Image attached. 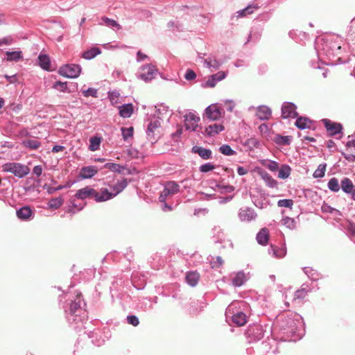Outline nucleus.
Masks as SVG:
<instances>
[{
    "label": "nucleus",
    "instance_id": "f8f14e48",
    "mask_svg": "<svg viewBox=\"0 0 355 355\" xmlns=\"http://www.w3.org/2000/svg\"><path fill=\"white\" fill-rule=\"evenodd\" d=\"M128 185V182L126 179H122L120 181H118L114 185H113L111 189L112 191H108V193L111 195V197L108 198L109 200L112 199L119 193H121Z\"/></svg>",
    "mask_w": 355,
    "mask_h": 355
},
{
    "label": "nucleus",
    "instance_id": "13d9d810",
    "mask_svg": "<svg viewBox=\"0 0 355 355\" xmlns=\"http://www.w3.org/2000/svg\"><path fill=\"white\" fill-rule=\"evenodd\" d=\"M224 103L226 105L227 110L229 112H232L235 107V103L231 100H226L224 101Z\"/></svg>",
    "mask_w": 355,
    "mask_h": 355
},
{
    "label": "nucleus",
    "instance_id": "de8ad7c7",
    "mask_svg": "<svg viewBox=\"0 0 355 355\" xmlns=\"http://www.w3.org/2000/svg\"><path fill=\"white\" fill-rule=\"evenodd\" d=\"M293 205V201L291 199H283L279 200L277 202V205L280 207H288L291 208Z\"/></svg>",
    "mask_w": 355,
    "mask_h": 355
},
{
    "label": "nucleus",
    "instance_id": "c9c22d12",
    "mask_svg": "<svg viewBox=\"0 0 355 355\" xmlns=\"http://www.w3.org/2000/svg\"><path fill=\"white\" fill-rule=\"evenodd\" d=\"M22 144L24 145V146L28 148L31 150H36L39 148L41 146V143L36 139L24 140Z\"/></svg>",
    "mask_w": 355,
    "mask_h": 355
},
{
    "label": "nucleus",
    "instance_id": "338daca9",
    "mask_svg": "<svg viewBox=\"0 0 355 355\" xmlns=\"http://www.w3.org/2000/svg\"><path fill=\"white\" fill-rule=\"evenodd\" d=\"M44 188H45V189H46L47 192H48L49 194H53V193H54L55 192H56V189H55V187H49V186H47V185H44Z\"/></svg>",
    "mask_w": 355,
    "mask_h": 355
},
{
    "label": "nucleus",
    "instance_id": "ddd939ff",
    "mask_svg": "<svg viewBox=\"0 0 355 355\" xmlns=\"http://www.w3.org/2000/svg\"><path fill=\"white\" fill-rule=\"evenodd\" d=\"M98 172L96 166H89L83 167L80 172L79 176L82 179H88L94 176Z\"/></svg>",
    "mask_w": 355,
    "mask_h": 355
},
{
    "label": "nucleus",
    "instance_id": "dca6fc26",
    "mask_svg": "<svg viewBox=\"0 0 355 355\" xmlns=\"http://www.w3.org/2000/svg\"><path fill=\"white\" fill-rule=\"evenodd\" d=\"M192 153L198 154L201 158L208 159L211 158L212 152L209 149L195 146L192 148Z\"/></svg>",
    "mask_w": 355,
    "mask_h": 355
},
{
    "label": "nucleus",
    "instance_id": "1a4fd4ad",
    "mask_svg": "<svg viewBox=\"0 0 355 355\" xmlns=\"http://www.w3.org/2000/svg\"><path fill=\"white\" fill-rule=\"evenodd\" d=\"M238 216L242 221H252L256 220L257 214L253 208L243 207L239 210Z\"/></svg>",
    "mask_w": 355,
    "mask_h": 355
},
{
    "label": "nucleus",
    "instance_id": "4be33fe9",
    "mask_svg": "<svg viewBox=\"0 0 355 355\" xmlns=\"http://www.w3.org/2000/svg\"><path fill=\"white\" fill-rule=\"evenodd\" d=\"M101 53V50L98 47H92L89 50L85 51L82 53V57L85 60H92Z\"/></svg>",
    "mask_w": 355,
    "mask_h": 355
},
{
    "label": "nucleus",
    "instance_id": "7ed1b4c3",
    "mask_svg": "<svg viewBox=\"0 0 355 355\" xmlns=\"http://www.w3.org/2000/svg\"><path fill=\"white\" fill-rule=\"evenodd\" d=\"M58 73L68 78H76L80 74L81 67L79 64H67L60 67Z\"/></svg>",
    "mask_w": 355,
    "mask_h": 355
},
{
    "label": "nucleus",
    "instance_id": "6e6d98bb",
    "mask_svg": "<svg viewBox=\"0 0 355 355\" xmlns=\"http://www.w3.org/2000/svg\"><path fill=\"white\" fill-rule=\"evenodd\" d=\"M184 78L187 80H192L196 78V74L193 70L187 69L184 75Z\"/></svg>",
    "mask_w": 355,
    "mask_h": 355
},
{
    "label": "nucleus",
    "instance_id": "a18cd8bd",
    "mask_svg": "<svg viewBox=\"0 0 355 355\" xmlns=\"http://www.w3.org/2000/svg\"><path fill=\"white\" fill-rule=\"evenodd\" d=\"M133 132L134 129L132 127L121 128L122 136L125 141H127L129 138L132 137Z\"/></svg>",
    "mask_w": 355,
    "mask_h": 355
},
{
    "label": "nucleus",
    "instance_id": "09e8293b",
    "mask_svg": "<svg viewBox=\"0 0 355 355\" xmlns=\"http://www.w3.org/2000/svg\"><path fill=\"white\" fill-rule=\"evenodd\" d=\"M216 187L220 190L221 193H231L234 191V187L232 185H223V184H217Z\"/></svg>",
    "mask_w": 355,
    "mask_h": 355
},
{
    "label": "nucleus",
    "instance_id": "bf43d9fd",
    "mask_svg": "<svg viewBox=\"0 0 355 355\" xmlns=\"http://www.w3.org/2000/svg\"><path fill=\"white\" fill-rule=\"evenodd\" d=\"M216 81L211 76H210L208 80L206 81L205 85L209 87H214L216 85Z\"/></svg>",
    "mask_w": 355,
    "mask_h": 355
},
{
    "label": "nucleus",
    "instance_id": "412c9836",
    "mask_svg": "<svg viewBox=\"0 0 355 355\" xmlns=\"http://www.w3.org/2000/svg\"><path fill=\"white\" fill-rule=\"evenodd\" d=\"M223 130H224L223 125H222L220 124L214 123V124L210 125L207 128H206L205 132L208 136L211 137V136H214V135L218 134L219 132H222Z\"/></svg>",
    "mask_w": 355,
    "mask_h": 355
},
{
    "label": "nucleus",
    "instance_id": "a211bd4d",
    "mask_svg": "<svg viewBox=\"0 0 355 355\" xmlns=\"http://www.w3.org/2000/svg\"><path fill=\"white\" fill-rule=\"evenodd\" d=\"M33 211L29 207L25 206L17 211V216L21 220H30Z\"/></svg>",
    "mask_w": 355,
    "mask_h": 355
},
{
    "label": "nucleus",
    "instance_id": "79ce46f5",
    "mask_svg": "<svg viewBox=\"0 0 355 355\" xmlns=\"http://www.w3.org/2000/svg\"><path fill=\"white\" fill-rule=\"evenodd\" d=\"M245 281V275L244 272H239L233 279V284L234 286H241L244 282Z\"/></svg>",
    "mask_w": 355,
    "mask_h": 355
},
{
    "label": "nucleus",
    "instance_id": "473e14b6",
    "mask_svg": "<svg viewBox=\"0 0 355 355\" xmlns=\"http://www.w3.org/2000/svg\"><path fill=\"white\" fill-rule=\"evenodd\" d=\"M327 187L330 191L337 193L340 189V183L336 178H332L329 180Z\"/></svg>",
    "mask_w": 355,
    "mask_h": 355
},
{
    "label": "nucleus",
    "instance_id": "20e7f679",
    "mask_svg": "<svg viewBox=\"0 0 355 355\" xmlns=\"http://www.w3.org/2000/svg\"><path fill=\"white\" fill-rule=\"evenodd\" d=\"M161 121L159 119H153L150 120L147 125L146 135L148 139L153 142L160 135Z\"/></svg>",
    "mask_w": 355,
    "mask_h": 355
},
{
    "label": "nucleus",
    "instance_id": "f704fd0d",
    "mask_svg": "<svg viewBox=\"0 0 355 355\" xmlns=\"http://www.w3.org/2000/svg\"><path fill=\"white\" fill-rule=\"evenodd\" d=\"M203 62L205 67L213 69H218L221 64L218 60L212 58L205 59Z\"/></svg>",
    "mask_w": 355,
    "mask_h": 355
},
{
    "label": "nucleus",
    "instance_id": "864d4df0",
    "mask_svg": "<svg viewBox=\"0 0 355 355\" xmlns=\"http://www.w3.org/2000/svg\"><path fill=\"white\" fill-rule=\"evenodd\" d=\"M128 322L130 324L133 325L134 327H137L139 324V319L135 315H128L127 317Z\"/></svg>",
    "mask_w": 355,
    "mask_h": 355
},
{
    "label": "nucleus",
    "instance_id": "4468645a",
    "mask_svg": "<svg viewBox=\"0 0 355 355\" xmlns=\"http://www.w3.org/2000/svg\"><path fill=\"white\" fill-rule=\"evenodd\" d=\"M259 174L268 187L276 188L277 187V185H278L277 181L276 180H275L266 171H261L259 172Z\"/></svg>",
    "mask_w": 355,
    "mask_h": 355
},
{
    "label": "nucleus",
    "instance_id": "a19ab883",
    "mask_svg": "<svg viewBox=\"0 0 355 355\" xmlns=\"http://www.w3.org/2000/svg\"><path fill=\"white\" fill-rule=\"evenodd\" d=\"M219 151L224 155L231 156L236 154V152L232 149L227 144H223L219 148Z\"/></svg>",
    "mask_w": 355,
    "mask_h": 355
},
{
    "label": "nucleus",
    "instance_id": "ea45409f",
    "mask_svg": "<svg viewBox=\"0 0 355 355\" xmlns=\"http://www.w3.org/2000/svg\"><path fill=\"white\" fill-rule=\"evenodd\" d=\"M326 164H320L318 168L314 171L313 176L315 178H321L324 176L325 171H326Z\"/></svg>",
    "mask_w": 355,
    "mask_h": 355
},
{
    "label": "nucleus",
    "instance_id": "4c0bfd02",
    "mask_svg": "<svg viewBox=\"0 0 355 355\" xmlns=\"http://www.w3.org/2000/svg\"><path fill=\"white\" fill-rule=\"evenodd\" d=\"M101 141V138L98 137H91L89 139V150L92 151L97 150L100 147Z\"/></svg>",
    "mask_w": 355,
    "mask_h": 355
},
{
    "label": "nucleus",
    "instance_id": "2f4dec72",
    "mask_svg": "<svg viewBox=\"0 0 355 355\" xmlns=\"http://www.w3.org/2000/svg\"><path fill=\"white\" fill-rule=\"evenodd\" d=\"M200 275L198 272H190L186 276L187 282L191 286H195L199 280Z\"/></svg>",
    "mask_w": 355,
    "mask_h": 355
},
{
    "label": "nucleus",
    "instance_id": "c756f323",
    "mask_svg": "<svg viewBox=\"0 0 355 355\" xmlns=\"http://www.w3.org/2000/svg\"><path fill=\"white\" fill-rule=\"evenodd\" d=\"M6 60L9 62H18L23 58L22 52L21 51H6Z\"/></svg>",
    "mask_w": 355,
    "mask_h": 355
},
{
    "label": "nucleus",
    "instance_id": "680f3d73",
    "mask_svg": "<svg viewBox=\"0 0 355 355\" xmlns=\"http://www.w3.org/2000/svg\"><path fill=\"white\" fill-rule=\"evenodd\" d=\"M12 42V39L11 37H4L0 40V46L3 44H10Z\"/></svg>",
    "mask_w": 355,
    "mask_h": 355
},
{
    "label": "nucleus",
    "instance_id": "b1692460",
    "mask_svg": "<svg viewBox=\"0 0 355 355\" xmlns=\"http://www.w3.org/2000/svg\"><path fill=\"white\" fill-rule=\"evenodd\" d=\"M269 238V232L266 228H262L257 235V240L261 245H266Z\"/></svg>",
    "mask_w": 355,
    "mask_h": 355
},
{
    "label": "nucleus",
    "instance_id": "774afa93",
    "mask_svg": "<svg viewBox=\"0 0 355 355\" xmlns=\"http://www.w3.org/2000/svg\"><path fill=\"white\" fill-rule=\"evenodd\" d=\"M322 209L325 211H329L331 213H333L334 211L335 212H338V210L334 209V208H331L329 206H323L322 207Z\"/></svg>",
    "mask_w": 355,
    "mask_h": 355
},
{
    "label": "nucleus",
    "instance_id": "0e129e2a",
    "mask_svg": "<svg viewBox=\"0 0 355 355\" xmlns=\"http://www.w3.org/2000/svg\"><path fill=\"white\" fill-rule=\"evenodd\" d=\"M237 173L239 175H244L248 173V170L243 166H239L237 168Z\"/></svg>",
    "mask_w": 355,
    "mask_h": 355
},
{
    "label": "nucleus",
    "instance_id": "7c9ffc66",
    "mask_svg": "<svg viewBox=\"0 0 355 355\" xmlns=\"http://www.w3.org/2000/svg\"><path fill=\"white\" fill-rule=\"evenodd\" d=\"M278 170V178L283 180L287 179L291 173V168L288 164H282Z\"/></svg>",
    "mask_w": 355,
    "mask_h": 355
},
{
    "label": "nucleus",
    "instance_id": "69168bd1",
    "mask_svg": "<svg viewBox=\"0 0 355 355\" xmlns=\"http://www.w3.org/2000/svg\"><path fill=\"white\" fill-rule=\"evenodd\" d=\"M64 149V147L63 146H60V145H55L52 148V152L55 153H58L60 151H62Z\"/></svg>",
    "mask_w": 355,
    "mask_h": 355
},
{
    "label": "nucleus",
    "instance_id": "9b49d317",
    "mask_svg": "<svg viewBox=\"0 0 355 355\" xmlns=\"http://www.w3.org/2000/svg\"><path fill=\"white\" fill-rule=\"evenodd\" d=\"M322 121L327 132L331 135H335L342 130V126L340 123L331 122L329 119H323Z\"/></svg>",
    "mask_w": 355,
    "mask_h": 355
},
{
    "label": "nucleus",
    "instance_id": "5701e85b",
    "mask_svg": "<svg viewBox=\"0 0 355 355\" xmlns=\"http://www.w3.org/2000/svg\"><path fill=\"white\" fill-rule=\"evenodd\" d=\"M102 22L101 24H105L107 27L112 28L114 31L120 30L121 28V26L115 20L112 19H110L107 17H103L101 18Z\"/></svg>",
    "mask_w": 355,
    "mask_h": 355
},
{
    "label": "nucleus",
    "instance_id": "4d7b16f0",
    "mask_svg": "<svg viewBox=\"0 0 355 355\" xmlns=\"http://www.w3.org/2000/svg\"><path fill=\"white\" fill-rule=\"evenodd\" d=\"M80 308V301L79 302H73L70 304V313L72 314L76 313L77 310Z\"/></svg>",
    "mask_w": 355,
    "mask_h": 355
},
{
    "label": "nucleus",
    "instance_id": "37998d69",
    "mask_svg": "<svg viewBox=\"0 0 355 355\" xmlns=\"http://www.w3.org/2000/svg\"><path fill=\"white\" fill-rule=\"evenodd\" d=\"M275 141L279 145H288L291 143V137L288 136L277 135Z\"/></svg>",
    "mask_w": 355,
    "mask_h": 355
},
{
    "label": "nucleus",
    "instance_id": "3c124183",
    "mask_svg": "<svg viewBox=\"0 0 355 355\" xmlns=\"http://www.w3.org/2000/svg\"><path fill=\"white\" fill-rule=\"evenodd\" d=\"M215 166L211 163H206L200 166V171L202 173H207L214 170Z\"/></svg>",
    "mask_w": 355,
    "mask_h": 355
},
{
    "label": "nucleus",
    "instance_id": "603ef678",
    "mask_svg": "<svg viewBox=\"0 0 355 355\" xmlns=\"http://www.w3.org/2000/svg\"><path fill=\"white\" fill-rule=\"evenodd\" d=\"M53 87L61 92H65L67 89V85L66 83L57 81L54 83Z\"/></svg>",
    "mask_w": 355,
    "mask_h": 355
},
{
    "label": "nucleus",
    "instance_id": "393cba45",
    "mask_svg": "<svg viewBox=\"0 0 355 355\" xmlns=\"http://www.w3.org/2000/svg\"><path fill=\"white\" fill-rule=\"evenodd\" d=\"M258 8L257 6L254 5H249L244 9L240 10L236 12V17L237 18L244 17L248 15H250L254 12L255 10Z\"/></svg>",
    "mask_w": 355,
    "mask_h": 355
},
{
    "label": "nucleus",
    "instance_id": "39448f33",
    "mask_svg": "<svg viewBox=\"0 0 355 355\" xmlns=\"http://www.w3.org/2000/svg\"><path fill=\"white\" fill-rule=\"evenodd\" d=\"M184 126L187 130L196 131L200 121V117L194 111H189L184 115Z\"/></svg>",
    "mask_w": 355,
    "mask_h": 355
},
{
    "label": "nucleus",
    "instance_id": "c03bdc74",
    "mask_svg": "<svg viewBox=\"0 0 355 355\" xmlns=\"http://www.w3.org/2000/svg\"><path fill=\"white\" fill-rule=\"evenodd\" d=\"M108 98L112 105H116L119 103L120 94L116 91L110 92Z\"/></svg>",
    "mask_w": 355,
    "mask_h": 355
},
{
    "label": "nucleus",
    "instance_id": "2eb2a0df",
    "mask_svg": "<svg viewBox=\"0 0 355 355\" xmlns=\"http://www.w3.org/2000/svg\"><path fill=\"white\" fill-rule=\"evenodd\" d=\"M340 189L347 194H351L354 192L355 187L352 181L348 178H344L340 181Z\"/></svg>",
    "mask_w": 355,
    "mask_h": 355
},
{
    "label": "nucleus",
    "instance_id": "58836bf2",
    "mask_svg": "<svg viewBox=\"0 0 355 355\" xmlns=\"http://www.w3.org/2000/svg\"><path fill=\"white\" fill-rule=\"evenodd\" d=\"M63 202L64 200L62 197L55 198L49 201L48 205L50 208L55 209L59 208L63 204Z\"/></svg>",
    "mask_w": 355,
    "mask_h": 355
},
{
    "label": "nucleus",
    "instance_id": "72a5a7b5",
    "mask_svg": "<svg viewBox=\"0 0 355 355\" xmlns=\"http://www.w3.org/2000/svg\"><path fill=\"white\" fill-rule=\"evenodd\" d=\"M309 292V290L305 287H303V288H301L297 290L294 293L293 300L295 301L297 300H304L308 295Z\"/></svg>",
    "mask_w": 355,
    "mask_h": 355
},
{
    "label": "nucleus",
    "instance_id": "f257e3e1",
    "mask_svg": "<svg viewBox=\"0 0 355 355\" xmlns=\"http://www.w3.org/2000/svg\"><path fill=\"white\" fill-rule=\"evenodd\" d=\"M110 197L107 189L101 188L97 191L89 186L78 189L74 195V198L77 200H83L89 198L94 199L96 202L107 201Z\"/></svg>",
    "mask_w": 355,
    "mask_h": 355
},
{
    "label": "nucleus",
    "instance_id": "f3484780",
    "mask_svg": "<svg viewBox=\"0 0 355 355\" xmlns=\"http://www.w3.org/2000/svg\"><path fill=\"white\" fill-rule=\"evenodd\" d=\"M74 197L69 201L66 211L68 213L74 214L78 211L82 210L85 206V202L76 203Z\"/></svg>",
    "mask_w": 355,
    "mask_h": 355
},
{
    "label": "nucleus",
    "instance_id": "6e6552de",
    "mask_svg": "<svg viewBox=\"0 0 355 355\" xmlns=\"http://www.w3.org/2000/svg\"><path fill=\"white\" fill-rule=\"evenodd\" d=\"M156 73L157 69L154 65H144L141 67V72L139 75V78L146 82H148L155 78Z\"/></svg>",
    "mask_w": 355,
    "mask_h": 355
},
{
    "label": "nucleus",
    "instance_id": "a878e982",
    "mask_svg": "<svg viewBox=\"0 0 355 355\" xmlns=\"http://www.w3.org/2000/svg\"><path fill=\"white\" fill-rule=\"evenodd\" d=\"M261 164L272 172H276L279 169V164L270 159H261L259 161Z\"/></svg>",
    "mask_w": 355,
    "mask_h": 355
},
{
    "label": "nucleus",
    "instance_id": "e2e57ef3",
    "mask_svg": "<svg viewBox=\"0 0 355 355\" xmlns=\"http://www.w3.org/2000/svg\"><path fill=\"white\" fill-rule=\"evenodd\" d=\"M147 58V55L141 53L140 51H139L137 53V60L138 62L143 61L144 59Z\"/></svg>",
    "mask_w": 355,
    "mask_h": 355
},
{
    "label": "nucleus",
    "instance_id": "0eeeda50",
    "mask_svg": "<svg viewBox=\"0 0 355 355\" xmlns=\"http://www.w3.org/2000/svg\"><path fill=\"white\" fill-rule=\"evenodd\" d=\"M225 114L223 109L218 103L211 104L205 109L206 116L211 121H216Z\"/></svg>",
    "mask_w": 355,
    "mask_h": 355
},
{
    "label": "nucleus",
    "instance_id": "49530a36",
    "mask_svg": "<svg viewBox=\"0 0 355 355\" xmlns=\"http://www.w3.org/2000/svg\"><path fill=\"white\" fill-rule=\"evenodd\" d=\"M82 94L85 97L92 96L94 98L97 97V89L90 87L87 89H82Z\"/></svg>",
    "mask_w": 355,
    "mask_h": 355
},
{
    "label": "nucleus",
    "instance_id": "423d86ee",
    "mask_svg": "<svg viewBox=\"0 0 355 355\" xmlns=\"http://www.w3.org/2000/svg\"><path fill=\"white\" fill-rule=\"evenodd\" d=\"M179 191L180 185L176 182H167L164 184V188L159 195V200L160 202H164L168 196L175 195L178 193Z\"/></svg>",
    "mask_w": 355,
    "mask_h": 355
},
{
    "label": "nucleus",
    "instance_id": "6ab92c4d",
    "mask_svg": "<svg viewBox=\"0 0 355 355\" xmlns=\"http://www.w3.org/2000/svg\"><path fill=\"white\" fill-rule=\"evenodd\" d=\"M119 114L121 117L129 118L133 113L132 104H125L119 107Z\"/></svg>",
    "mask_w": 355,
    "mask_h": 355
},
{
    "label": "nucleus",
    "instance_id": "9d476101",
    "mask_svg": "<svg viewBox=\"0 0 355 355\" xmlns=\"http://www.w3.org/2000/svg\"><path fill=\"white\" fill-rule=\"evenodd\" d=\"M282 116L283 118H295L297 116L296 106L291 103H285L282 107Z\"/></svg>",
    "mask_w": 355,
    "mask_h": 355
},
{
    "label": "nucleus",
    "instance_id": "bb28decb",
    "mask_svg": "<svg viewBox=\"0 0 355 355\" xmlns=\"http://www.w3.org/2000/svg\"><path fill=\"white\" fill-rule=\"evenodd\" d=\"M295 125L301 130L311 128V121L306 117H299L295 121Z\"/></svg>",
    "mask_w": 355,
    "mask_h": 355
},
{
    "label": "nucleus",
    "instance_id": "f03ea898",
    "mask_svg": "<svg viewBox=\"0 0 355 355\" xmlns=\"http://www.w3.org/2000/svg\"><path fill=\"white\" fill-rule=\"evenodd\" d=\"M2 168L3 171L10 172L19 178H24L30 172L27 166L16 162L6 163L2 166Z\"/></svg>",
    "mask_w": 355,
    "mask_h": 355
},
{
    "label": "nucleus",
    "instance_id": "c85d7f7f",
    "mask_svg": "<svg viewBox=\"0 0 355 355\" xmlns=\"http://www.w3.org/2000/svg\"><path fill=\"white\" fill-rule=\"evenodd\" d=\"M39 65L45 70H49L51 61L49 57L46 54H40L38 57Z\"/></svg>",
    "mask_w": 355,
    "mask_h": 355
},
{
    "label": "nucleus",
    "instance_id": "8fccbe9b",
    "mask_svg": "<svg viewBox=\"0 0 355 355\" xmlns=\"http://www.w3.org/2000/svg\"><path fill=\"white\" fill-rule=\"evenodd\" d=\"M126 153L131 159L139 158L140 155V153L134 148H128Z\"/></svg>",
    "mask_w": 355,
    "mask_h": 355
},
{
    "label": "nucleus",
    "instance_id": "5fc2aeb1",
    "mask_svg": "<svg viewBox=\"0 0 355 355\" xmlns=\"http://www.w3.org/2000/svg\"><path fill=\"white\" fill-rule=\"evenodd\" d=\"M226 76L227 74L224 71H219L215 74L211 75V76L216 81V83L223 80L226 77Z\"/></svg>",
    "mask_w": 355,
    "mask_h": 355
},
{
    "label": "nucleus",
    "instance_id": "e433bc0d",
    "mask_svg": "<svg viewBox=\"0 0 355 355\" xmlns=\"http://www.w3.org/2000/svg\"><path fill=\"white\" fill-rule=\"evenodd\" d=\"M104 167L105 168L110 170L111 171L117 172L119 173H121L125 169V167L123 166L112 162L106 163Z\"/></svg>",
    "mask_w": 355,
    "mask_h": 355
},
{
    "label": "nucleus",
    "instance_id": "cd10ccee",
    "mask_svg": "<svg viewBox=\"0 0 355 355\" xmlns=\"http://www.w3.org/2000/svg\"><path fill=\"white\" fill-rule=\"evenodd\" d=\"M232 322L239 327L243 326L247 322L246 315L243 312H239L232 316Z\"/></svg>",
    "mask_w": 355,
    "mask_h": 355
},
{
    "label": "nucleus",
    "instance_id": "aec40b11",
    "mask_svg": "<svg viewBox=\"0 0 355 355\" xmlns=\"http://www.w3.org/2000/svg\"><path fill=\"white\" fill-rule=\"evenodd\" d=\"M257 116L261 120L268 119L271 115V110L268 107L259 106L257 109Z\"/></svg>",
    "mask_w": 355,
    "mask_h": 355
},
{
    "label": "nucleus",
    "instance_id": "052dcab7",
    "mask_svg": "<svg viewBox=\"0 0 355 355\" xmlns=\"http://www.w3.org/2000/svg\"><path fill=\"white\" fill-rule=\"evenodd\" d=\"M33 172L37 176H40L42 173V167L40 165L35 166L33 169Z\"/></svg>",
    "mask_w": 355,
    "mask_h": 355
}]
</instances>
